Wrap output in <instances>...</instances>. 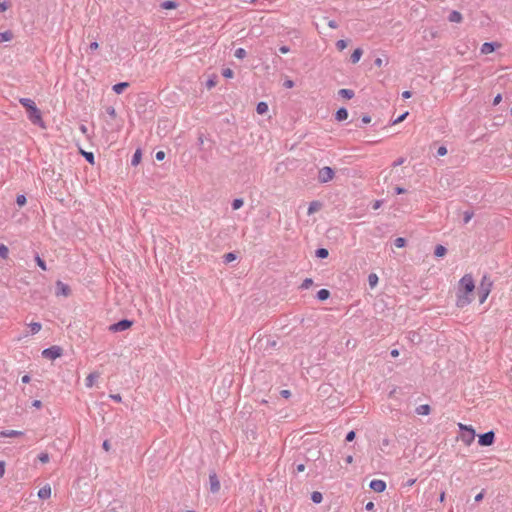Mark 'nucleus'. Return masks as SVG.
<instances>
[{
  "label": "nucleus",
  "mask_w": 512,
  "mask_h": 512,
  "mask_svg": "<svg viewBox=\"0 0 512 512\" xmlns=\"http://www.w3.org/2000/svg\"><path fill=\"white\" fill-rule=\"evenodd\" d=\"M311 500L316 503V504H319L322 502L323 500V496L320 492L318 491H314L312 494H311Z\"/></svg>",
  "instance_id": "31"
},
{
  "label": "nucleus",
  "mask_w": 512,
  "mask_h": 512,
  "mask_svg": "<svg viewBox=\"0 0 512 512\" xmlns=\"http://www.w3.org/2000/svg\"><path fill=\"white\" fill-rule=\"evenodd\" d=\"M446 253H447V249H446V247H444L443 245H440V244H439V245H437V246L435 247L434 255H435L436 257H443V256H445V255H446Z\"/></svg>",
  "instance_id": "27"
},
{
  "label": "nucleus",
  "mask_w": 512,
  "mask_h": 512,
  "mask_svg": "<svg viewBox=\"0 0 512 512\" xmlns=\"http://www.w3.org/2000/svg\"><path fill=\"white\" fill-rule=\"evenodd\" d=\"M448 20L453 23H460L463 20V17L459 11L453 10L450 12Z\"/></svg>",
  "instance_id": "14"
},
{
  "label": "nucleus",
  "mask_w": 512,
  "mask_h": 512,
  "mask_svg": "<svg viewBox=\"0 0 512 512\" xmlns=\"http://www.w3.org/2000/svg\"><path fill=\"white\" fill-rule=\"evenodd\" d=\"M109 397L115 402H121L122 398L120 394H110Z\"/></svg>",
  "instance_id": "55"
},
{
  "label": "nucleus",
  "mask_w": 512,
  "mask_h": 512,
  "mask_svg": "<svg viewBox=\"0 0 512 512\" xmlns=\"http://www.w3.org/2000/svg\"><path fill=\"white\" fill-rule=\"evenodd\" d=\"M447 154V148L445 146H440L437 149V156H445Z\"/></svg>",
  "instance_id": "51"
},
{
  "label": "nucleus",
  "mask_w": 512,
  "mask_h": 512,
  "mask_svg": "<svg viewBox=\"0 0 512 512\" xmlns=\"http://www.w3.org/2000/svg\"><path fill=\"white\" fill-rule=\"evenodd\" d=\"M98 47H99V44H98V42H96V41L91 42V43H90V45H89V49H90L91 51L97 50V49H98Z\"/></svg>",
  "instance_id": "60"
},
{
  "label": "nucleus",
  "mask_w": 512,
  "mask_h": 512,
  "mask_svg": "<svg viewBox=\"0 0 512 512\" xmlns=\"http://www.w3.org/2000/svg\"><path fill=\"white\" fill-rule=\"evenodd\" d=\"M70 293L71 289L67 284L63 283L60 280L56 282V295H62L67 297L70 295Z\"/></svg>",
  "instance_id": "11"
},
{
  "label": "nucleus",
  "mask_w": 512,
  "mask_h": 512,
  "mask_svg": "<svg viewBox=\"0 0 512 512\" xmlns=\"http://www.w3.org/2000/svg\"><path fill=\"white\" fill-rule=\"evenodd\" d=\"M335 176V171L333 168L329 166H325L318 171V182L321 184H325L331 181Z\"/></svg>",
  "instance_id": "4"
},
{
  "label": "nucleus",
  "mask_w": 512,
  "mask_h": 512,
  "mask_svg": "<svg viewBox=\"0 0 512 512\" xmlns=\"http://www.w3.org/2000/svg\"><path fill=\"white\" fill-rule=\"evenodd\" d=\"M141 159H142V151H141V149H137L132 156L131 165L137 166L141 162Z\"/></svg>",
  "instance_id": "21"
},
{
  "label": "nucleus",
  "mask_w": 512,
  "mask_h": 512,
  "mask_svg": "<svg viewBox=\"0 0 512 512\" xmlns=\"http://www.w3.org/2000/svg\"><path fill=\"white\" fill-rule=\"evenodd\" d=\"M51 496V487L49 485H45L38 491V497L40 499H48Z\"/></svg>",
  "instance_id": "13"
},
{
  "label": "nucleus",
  "mask_w": 512,
  "mask_h": 512,
  "mask_svg": "<svg viewBox=\"0 0 512 512\" xmlns=\"http://www.w3.org/2000/svg\"><path fill=\"white\" fill-rule=\"evenodd\" d=\"M10 7V3L8 1H3L0 3V12H5Z\"/></svg>",
  "instance_id": "50"
},
{
  "label": "nucleus",
  "mask_w": 512,
  "mask_h": 512,
  "mask_svg": "<svg viewBox=\"0 0 512 512\" xmlns=\"http://www.w3.org/2000/svg\"><path fill=\"white\" fill-rule=\"evenodd\" d=\"M243 204H244V201L242 198H236L232 201L231 207L233 210H238L243 206Z\"/></svg>",
  "instance_id": "32"
},
{
  "label": "nucleus",
  "mask_w": 512,
  "mask_h": 512,
  "mask_svg": "<svg viewBox=\"0 0 512 512\" xmlns=\"http://www.w3.org/2000/svg\"><path fill=\"white\" fill-rule=\"evenodd\" d=\"M80 153L83 155V157L85 158V160L90 163L91 165H94L95 164V157H94V154L92 152H87V151H84V150H80Z\"/></svg>",
  "instance_id": "25"
},
{
  "label": "nucleus",
  "mask_w": 512,
  "mask_h": 512,
  "mask_svg": "<svg viewBox=\"0 0 512 512\" xmlns=\"http://www.w3.org/2000/svg\"><path fill=\"white\" fill-rule=\"evenodd\" d=\"M63 354V349L60 346H51L42 351V357L49 360H55L61 357Z\"/></svg>",
  "instance_id": "5"
},
{
  "label": "nucleus",
  "mask_w": 512,
  "mask_h": 512,
  "mask_svg": "<svg viewBox=\"0 0 512 512\" xmlns=\"http://www.w3.org/2000/svg\"><path fill=\"white\" fill-rule=\"evenodd\" d=\"M289 51H290V48H289L288 46L283 45V46H280V47H279V52H280L281 54H286V53H288Z\"/></svg>",
  "instance_id": "58"
},
{
  "label": "nucleus",
  "mask_w": 512,
  "mask_h": 512,
  "mask_svg": "<svg viewBox=\"0 0 512 512\" xmlns=\"http://www.w3.org/2000/svg\"><path fill=\"white\" fill-rule=\"evenodd\" d=\"M155 158L158 161H162L165 158V152L164 151H158L156 152Z\"/></svg>",
  "instance_id": "53"
},
{
  "label": "nucleus",
  "mask_w": 512,
  "mask_h": 512,
  "mask_svg": "<svg viewBox=\"0 0 512 512\" xmlns=\"http://www.w3.org/2000/svg\"><path fill=\"white\" fill-rule=\"evenodd\" d=\"M394 245L397 248H403L406 245V239L403 237H398L394 240Z\"/></svg>",
  "instance_id": "39"
},
{
  "label": "nucleus",
  "mask_w": 512,
  "mask_h": 512,
  "mask_svg": "<svg viewBox=\"0 0 512 512\" xmlns=\"http://www.w3.org/2000/svg\"><path fill=\"white\" fill-rule=\"evenodd\" d=\"M19 103L25 108L28 119L34 124L44 127L42 113L30 98H20Z\"/></svg>",
  "instance_id": "2"
},
{
  "label": "nucleus",
  "mask_w": 512,
  "mask_h": 512,
  "mask_svg": "<svg viewBox=\"0 0 512 512\" xmlns=\"http://www.w3.org/2000/svg\"><path fill=\"white\" fill-rule=\"evenodd\" d=\"M106 113L111 117V118H115L116 117V110L114 107L112 106H108L106 107Z\"/></svg>",
  "instance_id": "49"
},
{
  "label": "nucleus",
  "mask_w": 512,
  "mask_h": 512,
  "mask_svg": "<svg viewBox=\"0 0 512 512\" xmlns=\"http://www.w3.org/2000/svg\"><path fill=\"white\" fill-rule=\"evenodd\" d=\"M475 289L474 279L470 274H465L459 281L456 305L463 308L472 302V293Z\"/></svg>",
  "instance_id": "1"
},
{
  "label": "nucleus",
  "mask_w": 512,
  "mask_h": 512,
  "mask_svg": "<svg viewBox=\"0 0 512 512\" xmlns=\"http://www.w3.org/2000/svg\"><path fill=\"white\" fill-rule=\"evenodd\" d=\"M35 261L43 271L47 270L46 262L39 255H36Z\"/></svg>",
  "instance_id": "38"
},
{
  "label": "nucleus",
  "mask_w": 512,
  "mask_h": 512,
  "mask_svg": "<svg viewBox=\"0 0 512 512\" xmlns=\"http://www.w3.org/2000/svg\"><path fill=\"white\" fill-rule=\"evenodd\" d=\"M499 46L500 44L497 42H485L482 44L480 51L482 54H490L494 52Z\"/></svg>",
  "instance_id": "12"
},
{
  "label": "nucleus",
  "mask_w": 512,
  "mask_h": 512,
  "mask_svg": "<svg viewBox=\"0 0 512 512\" xmlns=\"http://www.w3.org/2000/svg\"><path fill=\"white\" fill-rule=\"evenodd\" d=\"M38 460L41 463H48L50 460L49 454L47 452H42L38 455Z\"/></svg>",
  "instance_id": "41"
},
{
  "label": "nucleus",
  "mask_w": 512,
  "mask_h": 512,
  "mask_svg": "<svg viewBox=\"0 0 512 512\" xmlns=\"http://www.w3.org/2000/svg\"><path fill=\"white\" fill-rule=\"evenodd\" d=\"M408 115V112H405L403 114H401L398 118H396L394 121H393V124H397V123H400L402 122Z\"/></svg>",
  "instance_id": "52"
},
{
  "label": "nucleus",
  "mask_w": 512,
  "mask_h": 512,
  "mask_svg": "<svg viewBox=\"0 0 512 512\" xmlns=\"http://www.w3.org/2000/svg\"><path fill=\"white\" fill-rule=\"evenodd\" d=\"M31 334H36L41 330V323L39 322H32L29 324Z\"/></svg>",
  "instance_id": "33"
},
{
  "label": "nucleus",
  "mask_w": 512,
  "mask_h": 512,
  "mask_svg": "<svg viewBox=\"0 0 512 512\" xmlns=\"http://www.w3.org/2000/svg\"><path fill=\"white\" fill-rule=\"evenodd\" d=\"M256 111L258 114H265L268 111V104L264 101H261L256 106Z\"/></svg>",
  "instance_id": "28"
},
{
  "label": "nucleus",
  "mask_w": 512,
  "mask_h": 512,
  "mask_svg": "<svg viewBox=\"0 0 512 512\" xmlns=\"http://www.w3.org/2000/svg\"><path fill=\"white\" fill-rule=\"evenodd\" d=\"M209 484H210V491L212 493H218L220 490V481L218 479V476L215 471H210L209 473Z\"/></svg>",
  "instance_id": "8"
},
{
  "label": "nucleus",
  "mask_w": 512,
  "mask_h": 512,
  "mask_svg": "<svg viewBox=\"0 0 512 512\" xmlns=\"http://www.w3.org/2000/svg\"><path fill=\"white\" fill-rule=\"evenodd\" d=\"M312 285H313V280H312L311 278H306V279L302 282V284H301L300 288H301V289H308V288H310V286H312Z\"/></svg>",
  "instance_id": "44"
},
{
  "label": "nucleus",
  "mask_w": 512,
  "mask_h": 512,
  "mask_svg": "<svg viewBox=\"0 0 512 512\" xmlns=\"http://www.w3.org/2000/svg\"><path fill=\"white\" fill-rule=\"evenodd\" d=\"M24 433L22 431L17 430H3L0 432L1 437H18L22 436Z\"/></svg>",
  "instance_id": "19"
},
{
  "label": "nucleus",
  "mask_w": 512,
  "mask_h": 512,
  "mask_svg": "<svg viewBox=\"0 0 512 512\" xmlns=\"http://www.w3.org/2000/svg\"><path fill=\"white\" fill-rule=\"evenodd\" d=\"M129 87V83L128 82H119V83H116L112 86V90L116 93V94H121L124 92V90L126 88Z\"/></svg>",
  "instance_id": "16"
},
{
  "label": "nucleus",
  "mask_w": 512,
  "mask_h": 512,
  "mask_svg": "<svg viewBox=\"0 0 512 512\" xmlns=\"http://www.w3.org/2000/svg\"><path fill=\"white\" fill-rule=\"evenodd\" d=\"M374 492L381 493L386 489V482L380 479H373L369 484Z\"/></svg>",
  "instance_id": "10"
},
{
  "label": "nucleus",
  "mask_w": 512,
  "mask_h": 512,
  "mask_svg": "<svg viewBox=\"0 0 512 512\" xmlns=\"http://www.w3.org/2000/svg\"><path fill=\"white\" fill-rule=\"evenodd\" d=\"M493 282L490 280V277L484 275L481 279L479 286V302L482 304L487 299L488 295L491 292Z\"/></svg>",
  "instance_id": "3"
},
{
  "label": "nucleus",
  "mask_w": 512,
  "mask_h": 512,
  "mask_svg": "<svg viewBox=\"0 0 512 512\" xmlns=\"http://www.w3.org/2000/svg\"><path fill=\"white\" fill-rule=\"evenodd\" d=\"M338 95L344 99L350 100L354 97L355 93L352 89L343 88L338 91Z\"/></svg>",
  "instance_id": "17"
},
{
  "label": "nucleus",
  "mask_w": 512,
  "mask_h": 512,
  "mask_svg": "<svg viewBox=\"0 0 512 512\" xmlns=\"http://www.w3.org/2000/svg\"><path fill=\"white\" fill-rule=\"evenodd\" d=\"M475 435V430L471 426L469 429H466V431L461 433L460 438L464 444L470 445L474 441Z\"/></svg>",
  "instance_id": "9"
},
{
  "label": "nucleus",
  "mask_w": 512,
  "mask_h": 512,
  "mask_svg": "<svg viewBox=\"0 0 512 512\" xmlns=\"http://www.w3.org/2000/svg\"><path fill=\"white\" fill-rule=\"evenodd\" d=\"M415 412H416L418 415L426 416V415H429V414H430V412H431V407H430L428 404L419 405L418 407H416Z\"/></svg>",
  "instance_id": "18"
},
{
  "label": "nucleus",
  "mask_w": 512,
  "mask_h": 512,
  "mask_svg": "<svg viewBox=\"0 0 512 512\" xmlns=\"http://www.w3.org/2000/svg\"><path fill=\"white\" fill-rule=\"evenodd\" d=\"M99 377V374L97 373H90L86 379H85V382H86V386L87 387H92L93 384H94V381Z\"/></svg>",
  "instance_id": "29"
},
{
  "label": "nucleus",
  "mask_w": 512,
  "mask_h": 512,
  "mask_svg": "<svg viewBox=\"0 0 512 512\" xmlns=\"http://www.w3.org/2000/svg\"><path fill=\"white\" fill-rule=\"evenodd\" d=\"M382 204H383V200H375L373 205H372V208L374 210H377V209H379L382 206Z\"/></svg>",
  "instance_id": "54"
},
{
  "label": "nucleus",
  "mask_w": 512,
  "mask_h": 512,
  "mask_svg": "<svg viewBox=\"0 0 512 512\" xmlns=\"http://www.w3.org/2000/svg\"><path fill=\"white\" fill-rule=\"evenodd\" d=\"M216 84H217L216 77H214V78H210V79H208V80H207V82H206V87H207L208 89H211V88L215 87V86H216Z\"/></svg>",
  "instance_id": "48"
},
{
  "label": "nucleus",
  "mask_w": 512,
  "mask_h": 512,
  "mask_svg": "<svg viewBox=\"0 0 512 512\" xmlns=\"http://www.w3.org/2000/svg\"><path fill=\"white\" fill-rule=\"evenodd\" d=\"M368 283L371 288L375 287L378 283V276L375 273L369 274Z\"/></svg>",
  "instance_id": "35"
},
{
  "label": "nucleus",
  "mask_w": 512,
  "mask_h": 512,
  "mask_svg": "<svg viewBox=\"0 0 512 512\" xmlns=\"http://www.w3.org/2000/svg\"><path fill=\"white\" fill-rule=\"evenodd\" d=\"M280 395L284 398H289L291 396V392L289 390L280 391Z\"/></svg>",
  "instance_id": "62"
},
{
  "label": "nucleus",
  "mask_w": 512,
  "mask_h": 512,
  "mask_svg": "<svg viewBox=\"0 0 512 512\" xmlns=\"http://www.w3.org/2000/svg\"><path fill=\"white\" fill-rule=\"evenodd\" d=\"M371 122V117L369 115H363L361 118V124H368Z\"/></svg>",
  "instance_id": "56"
},
{
  "label": "nucleus",
  "mask_w": 512,
  "mask_h": 512,
  "mask_svg": "<svg viewBox=\"0 0 512 512\" xmlns=\"http://www.w3.org/2000/svg\"><path fill=\"white\" fill-rule=\"evenodd\" d=\"M348 118V110L344 107L339 108L335 113V119L337 121H344Z\"/></svg>",
  "instance_id": "15"
},
{
  "label": "nucleus",
  "mask_w": 512,
  "mask_h": 512,
  "mask_svg": "<svg viewBox=\"0 0 512 512\" xmlns=\"http://www.w3.org/2000/svg\"><path fill=\"white\" fill-rule=\"evenodd\" d=\"M21 381L24 384H28L31 381V377L26 374V375L22 376Z\"/></svg>",
  "instance_id": "64"
},
{
  "label": "nucleus",
  "mask_w": 512,
  "mask_h": 512,
  "mask_svg": "<svg viewBox=\"0 0 512 512\" xmlns=\"http://www.w3.org/2000/svg\"><path fill=\"white\" fill-rule=\"evenodd\" d=\"M473 216H474L473 211H465L464 218H463L464 224H467L472 219Z\"/></svg>",
  "instance_id": "45"
},
{
  "label": "nucleus",
  "mask_w": 512,
  "mask_h": 512,
  "mask_svg": "<svg viewBox=\"0 0 512 512\" xmlns=\"http://www.w3.org/2000/svg\"><path fill=\"white\" fill-rule=\"evenodd\" d=\"M247 55L246 50L244 48H237L234 52V56L238 59H243Z\"/></svg>",
  "instance_id": "36"
},
{
  "label": "nucleus",
  "mask_w": 512,
  "mask_h": 512,
  "mask_svg": "<svg viewBox=\"0 0 512 512\" xmlns=\"http://www.w3.org/2000/svg\"><path fill=\"white\" fill-rule=\"evenodd\" d=\"M404 162H405V158L400 157L396 161H394L393 166L396 167V166L402 165Z\"/></svg>",
  "instance_id": "59"
},
{
  "label": "nucleus",
  "mask_w": 512,
  "mask_h": 512,
  "mask_svg": "<svg viewBox=\"0 0 512 512\" xmlns=\"http://www.w3.org/2000/svg\"><path fill=\"white\" fill-rule=\"evenodd\" d=\"M330 291L328 289H320L318 292H317V299L320 300V301H325L327 300L329 297H330Z\"/></svg>",
  "instance_id": "23"
},
{
  "label": "nucleus",
  "mask_w": 512,
  "mask_h": 512,
  "mask_svg": "<svg viewBox=\"0 0 512 512\" xmlns=\"http://www.w3.org/2000/svg\"><path fill=\"white\" fill-rule=\"evenodd\" d=\"M502 100V95L501 94H497L494 99H493V105L496 106L498 105Z\"/></svg>",
  "instance_id": "57"
},
{
  "label": "nucleus",
  "mask_w": 512,
  "mask_h": 512,
  "mask_svg": "<svg viewBox=\"0 0 512 512\" xmlns=\"http://www.w3.org/2000/svg\"><path fill=\"white\" fill-rule=\"evenodd\" d=\"M348 45V42L347 40H344V39H340L336 42V48L339 50V51H342L344 50Z\"/></svg>",
  "instance_id": "40"
},
{
  "label": "nucleus",
  "mask_w": 512,
  "mask_h": 512,
  "mask_svg": "<svg viewBox=\"0 0 512 512\" xmlns=\"http://www.w3.org/2000/svg\"><path fill=\"white\" fill-rule=\"evenodd\" d=\"M102 447L105 451H109L111 447L109 440H104Z\"/></svg>",
  "instance_id": "61"
},
{
  "label": "nucleus",
  "mask_w": 512,
  "mask_h": 512,
  "mask_svg": "<svg viewBox=\"0 0 512 512\" xmlns=\"http://www.w3.org/2000/svg\"><path fill=\"white\" fill-rule=\"evenodd\" d=\"M495 442V433L490 430L478 436V444L480 446H491Z\"/></svg>",
  "instance_id": "7"
},
{
  "label": "nucleus",
  "mask_w": 512,
  "mask_h": 512,
  "mask_svg": "<svg viewBox=\"0 0 512 512\" xmlns=\"http://www.w3.org/2000/svg\"><path fill=\"white\" fill-rule=\"evenodd\" d=\"M356 437V432L354 430L349 431L346 434L345 441L352 442Z\"/></svg>",
  "instance_id": "46"
},
{
  "label": "nucleus",
  "mask_w": 512,
  "mask_h": 512,
  "mask_svg": "<svg viewBox=\"0 0 512 512\" xmlns=\"http://www.w3.org/2000/svg\"><path fill=\"white\" fill-rule=\"evenodd\" d=\"M133 325V321L129 319H122L116 323H113L109 326V331L111 332H122L129 329Z\"/></svg>",
  "instance_id": "6"
},
{
  "label": "nucleus",
  "mask_w": 512,
  "mask_h": 512,
  "mask_svg": "<svg viewBox=\"0 0 512 512\" xmlns=\"http://www.w3.org/2000/svg\"><path fill=\"white\" fill-rule=\"evenodd\" d=\"M328 26L332 29H336L338 27V24L335 20H329L328 21Z\"/></svg>",
  "instance_id": "63"
},
{
  "label": "nucleus",
  "mask_w": 512,
  "mask_h": 512,
  "mask_svg": "<svg viewBox=\"0 0 512 512\" xmlns=\"http://www.w3.org/2000/svg\"><path fill=\"white\" fill-rule=\"evenodd\" d=\"M236 258H237V255L234 252H229L223 256V262L230 263V262L236 260Z\"/></svg>",
  "instance_id": "34"
},
{
  "label": "nucleus",
  "mask_w": 512,
  "mask_h": 512,
  "mask_svg": "<svg viewBox=\"0 0 512 512\" xmlns=\"http://www.w3.org/2000/svg\"><path fill=\"white\" fill-rule=\"evenodd\" d=\"M13 39V33L10 30L0 33V43L7 42Z\"/></svg>",
  "instance_id": "26"
},
{
  "label": "nucleus",
  "mask_w": 512,
  "mask_h": 512,
  "mask_svg": "<svg viewBox=\"0 0 512 512\" xmlns=\"http://www.w3.org/2000/svg\"><path fill=\"white\" fill-rule=\"evenodd\" d=\"M321 208V203L319 201H312L309 204L307 213L309 215L313 214L314 212L318 211Z\"/></svg>",
  "instance_id": "24"
},
{
  "label": "nucleus",
  "mask_w": 512,
  "mask_h": 512,
  "mask_svg": "<svg viewBox=\"0 0 512 512\" xmlns=\"http://www.w3.org/2000/svg\"><path fill=\"white\" fill-rule=\"evenodd\" d=\"M277 344H278V343H277V341H276V340H273V339L268 338V339L266 340V347H265V348H266V349H268V348H276V347H277Z\"/></svg>",
  "instance_id": "47"
},
{
  "label": "nucleus",
  "mask_w": 512,
  "mask_h": 512,
  "mask_svg": "<svg viewBox=\"0 0 512 512\" xmlns=\"http://www.w3.org/2000/svg\"><path fill=\"white\" fill-rule=\"evenodd\" d=\"M222 76H223L224 78H232V77L234 76V72H233V70H232V69H230V68H224V69L222 70Z\"/></svg>",
  "instance_id": "43"
},
{
  "label": "nucleus",
  "mask_w": 512,
  "mask_h": 512,
  "mask_svg": "<svg viewBox=\"0 0 512 512\" xmlns=\"http://www.w3.org/2000/svg\"><path fill=\"white\" fill-rule=\"evenodd\" d=\"M26 202H27V199H26L25 195H23V194L17 195L16 203L18 206L22 207L26 204Z\"/></svg>",
  "instance_id": "42"
},
{
  "label": "nucleus",
  "mask_w": 512,
  "mask_h": 512,
  "mask_svg": "<svg viewBox=\"0 0 512 512\" xmlns=\"http://www.w3.org/2000/svg\"><path fill=\"white\" fill-rule=\"evenodd\" d=\"M178 3L172 0L164 1L160 4V7L165 10H171L177 8Z\"/></svg>",
  "instance_id": "22"
},
{
  "label": "nucleus",
  "mask_w": 512,
  "mask_h": 512,
  "mask_svg": "<svg viewBox=\"0 0 512 512\" xmlns=\"http://www.w3.org/2000/svg\"><path fill=\"white\" fill-rule=\"evenodd\" d=\"M315 256L320 259H325L329 256V252L326 248H318L315 251Z\"/></svg>",
  "instance_id": "30"
},
{
  "label": "nucleus",
  "mask_w": 512,
  "mask_h": 512,
  "mask_svg": "<svg viewBox=\"0 0 512 512\" xmlns=\"http://www.w3.org/2000/svg\"><path fill=\"white\" fill-rule=\"evenodd\" d=\"M9 254V249L6 245L0 244V258L6 259Z\"/></svg>",
  "instance_id": "37"
},
{
  "label": "nucleus",
  "mask_w": 512,
  "mask_h": 512,
  "mask_svg": "<svg viewBox=\"0 0 512 512\" xmlns=\"http://www.w3.org/2000/svg\"><path fill=\"white\" fill-rule=\"evenodd\" d=\"M363 54V50L361 48H356L351 54L350 60L353 64L359 62L361 56Z\"/></svg>",
  "instance_id": "20"
}]
</instances>
